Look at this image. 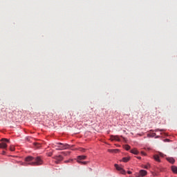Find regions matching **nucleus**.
<instances>
[{"label":"nucleus","instance_id":"f257e3e1","mask_svg":"<svg viewBox=\"0 0 177 177\" xmlns=\"http://www.w3.org/2000/svg\"><path fill=\"white\" fill-rule=\"evenodd\" d=\"M25 161L28 162L29 165H42L43 161L40 157L34 158L32 156H28L26 158Z\"/></svg>","mask_w":177,"mask_h":177},{"label":"nucleus","instance_id":"f03ea898","mask_svg":"<svg viewBox=\"0 0 177 177\" xmlns=\"http://www.w3.org/2000/svg\"><path fill=\"white\" fill-rule=\"evenodd\" d=\"M57 145H58L55 146V147H57L56 150H66V149H70V147H71V146H70V145L63 144L62 142H59Z\"/></svg>","mask_w":177,"mask_h":177},{"label":"nucleus","instance_id":"7ed1b4c3","mask_svg":"<svg viewBox=\"0 0 177 177\" xmlns=\"http://www.w3.org/2000/svg\"><path fill=\"white\" fill-rule=\"evenodd\" d=\"M0 142V149H6L8 147V144L9 143V140L7 138H2Z\"/></svg>","mask_w":177,"mask_h":177},{"label":"nucleus","instance_id":"20e7f679","mask_svg":"<svg viewBox=\"0 0 177 177\" xmlns=\"http://www.w3.org/2000/svg\"><path fill=\"white\" fill-rule=\"evenodd\" d=\"M54 159L56 160V164H59V161H63V156L62 155L55 156H54Z\"/></svg>","mask_w":177,"mask_h":177},{"label":"nucleus","instance_id":"39448f33","mask_svg":"<svg viewBox=\"0 0 177 177\" xmlns=\"http://www.w3.org/2000/svg\"><path fill=\"white\" fill-rule=\"evenodd\" d=\"M115 167L118 171H120V174H122V175H124L125 174V170L122 169L120 166H118V165L115 164Z\"/></svg>","mask_w":177,"mask_h":177},{"label":"nucleus","instance_id":"423d86ee","mask_svg":"<svg viewBox=\"0 0 177 177\" xmlns=\"http://www.w3.org/2000/svg\"><path fill=\"white\" fill-rule=\"evenodd\" d=\"M147 175V171L146 170H140L139 172V175L138 176V177H143V176H146Z\"/></svg>","mask_w":177,"mask_h":177},{"label":"nucleus","instance_id":"0eeeda50","mask_svg":"<svg viewBox=\"0 0 177 177\" xmlns=\"http://www.w3.org/2000/svg\"><path fill=\"white\" fill-rule=\"evenodd\" d=\"M112 140H117L118 142H120V137L118 136H113L111 137Z\"/></svg>","mask_w":177,"mask_h":177},{"label":"nucleus","instance_id":"6e6552de","mask_svg":"<svg viewBox=\"0 0 177 177\" xmlns=\"http://www.w3.org/2000/svg\"><path fill=\"white\" fill-rule=\"evenodd\" d=\"M167 160L170 162V164H174L175 159L174 158H167Z\"/></svg>","mask_w":177,"mask_h":177},{"label":"nucleus","instance_id":"1a4fd4ad","mask_svg":"<svg viewBox=\"0 0 177 177\" xmlns=\"http://www.w3.org/2000/svg\"><path fill=\"white\" fill-rule=\"evenodd\" d=\"M153 158H154L155 161L160 162V156L158 155H154Z\"/></svg>","mask_w":177,"mask_h":177},{"label":"nucleus","instance_id":"9d476101","mask_svg":"<svg viewBox=\"0 0 177 177\" xmlns=\"http://www.w3.org/2000/svg\"><path fill=\"white\" fill-rule=\"evenodd\" d=\"M86 158V156H77V161H80V160H85Z\"/></svg>","mask_w":177,"mask_h":177},{"label":"nucleus","instance_id":"9b49d317","mask_svg":"<svg viewBox=\"0 0 177 177\" xmlns=\"http://www.w3.org/2000/svg\"><path fill=\"white\" fill-rule=\"evenodd\" d=\"M171 171H172L174 174H177V167H176V166H172V167H171Z\"/></svg>","mask_w":177,"mask_h":177},{"label":"nucleus","instance_id":"f8f14e48","mask_svg":"<svg viewBox=\"0 0 177 177\" xmlns=\"http://www.w3.org/2000/svg\"><path fill=\"white\" fill-rule=\"evenodd\" d=\"M131 153H132L133 154H136V155L139 154V151H138L136 150V149H131Z\"/></svg>","mask_w":177,"mask_h":177},{"label":"nucleus","instance_id":"ddd939ff","mask_svg":"<svg viewBox=\"0 0 177 177\" xmlns=\"http://www.w3.org/2000/svg\"><path fill=\"white\" fill-rule=\"evenodd\" d=\"M77 162H79V164H82L83 165H86V164H88V162H86V161L82 162V161L77 160Z\"/></svg>","mask_w":177,"mask_h":177},{"label":"nucleus","instance_id":"4468645a","mask_svg":"<svg viewBox=\"0 0 177 177\" xmlns=\"http://www.w3.org/2000/svg\"><path fill=\"white\" fill-rule=\"evenodd\" d=\"M129 161V158H123L122 162H128Z\"/></svg>","mask_w":177,"mask_h":177},{"label":"nucleus","instance_id":"2eb2a0df","mask_svg":"<svg viewBox=\"0 0 177 177\" xmlns=\"http://www.w3.org/2000/svg\"><path fill=\"white\" fill-rule=\"evenodd\" d=\"M124 148L125 149V150H129L131 149V146L126 145H124Z\"/></svg>","mask_w":177,"mask_h":177},{"label":"nucleus","instance_id":"dca6fc26","mask_svg":"<svg viewBox=\"0 0 177 177\" xmlns=\"http://www.w3.org/2000/svg\"><path fill=\"white\" fill-rule=\"evenodd\" d=\"M34 145L36 146L38 148L41 147V144L38 143V142H35Z\"/></svg>","mask_w":177,"mask_h":177},{"label":"nucleus","instance_id":"f3484780","mask_svg":"<svg viewBox=\"0 0 177 177\" xmlns=\"http://www.w3.org/2000/svg\"><path fill=\"white\" fill-rule=\"evenodd\" d=\"M10 151H15V146L11 145V146L10 147Z\"/></svg>","mask_w":177,"mask_h":177},{"label":"nucleus","instance_id":"a211bd4d","mask_svg":"<svg viewBox=\"0 0 177 177\" xmlns=\"http://www.w3.org/2000/svg\"><path fill=\"white\" fill-rule=\"evenodd\" d=\"M79 150H80V151H82V153H85V151H86V149H83V148H80Z\"/></svg>","mask_w":177,"mask_h":177},{"label":"nucleus","instance_id":"6ab92c4d","mask_svg":"<svg viewBox=\"0 0 177 177\" xmlns=\"http://www.w3.org/2000/svg\"><path fill=\"white\" fill-rule=\"evenodd\" d=\"M62 154H64V156H68V154H70V152H62Z\"/></svg>","mask_w":177,"mask_h":177},{"label":"nucleus","instance_id":"aec40b11","mask_svg":"<svg viewBox=\"0 0 177 177\" xmlns=\"http://www.w3.org/2000/svg\"><path fill=\"white\" fill-rule=\"evenodd\" d=\"M158 131H160V132H162V131H164V129H160H160H155V132H158Z\"/></svg>","mask_w":177,"mask_h":177},{"label":"nucleus","instance_id":"412c9836","mask_svg":"<svg viewBox=\"0 0 177 177\" xmlns=\"http://www.w3.org/2000/svg\"><path fill=\"white\" fill-rule=\"evenodd\" d=\"M149 167H150V165H145V166H144V168H145V169H149Z\"/></svg>","mask_w":177,"mask_h":177},{"label":"nucleus","instance_id":"4be33fe9","mask_svg":"<svg viewBox=\"0 0 177 177\" xmlns=\"http://www.w3.org/2000/svg\"><path fill=\"white\" fill-rule=\"evenodd\" d=\"M159 156H160V157H164V153H159Z\"/></svg>","mask_w":177,"mask_h":177},{"label":"nucleus","instance_id":"5701e85b","mask_svg":"<svg viewBox=\"0 0 177 177\" xmlns=\"http://www.w3.org/2000/svg\"><path fill=\"white\" fill-rule=\"evenodd\" d=\"M127 174H129V175H131V174H132V171H127Z\"/></svg>","mask_w":177,"mask_h":177},{"label":"nucleus","instance_id":"b1692460","mask_svg":"<svg viewBox=\"0 0 177 177\" xmlns=\"http://www.w3.org/2000/svg\"><path fill=\"white\" fill-rule=\"evenodd\" d=\"M143 156H146V153L145 152H141Z\"/></svg>","mask_w":177,"mask_h":177},{"label":"nucleus","instance_id":"393cba45","mask_svg":"<svg viewBox=\"0 0 177 177\" xmlns=\"http://www.w3.org/2000/svg\"><path fill=\"white\" fill-rule=\"evenodd\" d=\"M137 158L138 159V160H141V157L140 156H138V157H137Z\"/></svg>","mask_w":177,"mask_h":177},{"label":"nucleus","instance_id":"a878e982","mask_svg":"<svg viewBox=\"0 0 177 177\" xmlns=\"http://www.w3.org/2000/svg\"><path fill=\"white\" fill-rule=\"evenodd\" d=\"M3 154H5V151H3Z\"/></svg>","mask_w":177,"mask_h":177},{"label":"nucleus","instance_id":"bb28decb","mask_svg":"<svg viewBox=\"0 0 177 177\" xmlns=\"http://www.w3.org/2000/svg\"><path fill=\"white\" fill-rule=\"evenodd\" d=\"M153 136H156V133H153Z\"/></svg>","mask_w":177,"mask_h":177}]
</instances>
